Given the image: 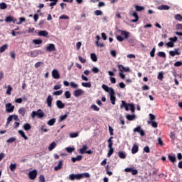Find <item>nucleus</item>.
Here are the masks:
<instances>
[{"label": "nucleus", "mask_w": 182, "mask_h": 182, "mask_svg": "<svg viewBox=\"0 0 182 182\" xmlns=\"http://www.w3.org/2000/svg\"><path fill=\"white\" fill-rule=\"evenodd\" d=\"M18 20L12 16H9L5 18V22H7V23H11V22H13V23H15V22H16Z\"/></svg>", "instance_id": "nucleus-10"}, {"label": "nucleus", "mask_w": 182, "mask_h": 182, "mask_svg": "<svg viewBox=\"0 0 182 182\" xmlns=\"http://www.w3.org/2000/svg\"><path fill=\"white\" fill-rule=\"evenodd\" d=\"M169 55H170V56H172L173 58H174V56H176V55H181V51H180V48H175L174 50H170Z\"/></svg>", "instance_id": "nucleus-4"}, {"label": "nucleus", "mask_w": 182, "mask_h": 182, "mask_svg": "<svg viewBox=\"0 0 182 182\" xmlns=\"http://www.w3.org/2000/svg\"><path fill=\"white\" fill-rule=\"evenodd\" d=\"M38 36H44L45 38H48L49 36V33L46 31V30L44 31H39L38 32Z\"/></svg>", "instance_id": "nucleus-12"}, {"label": "nucleus", "mask_w": 182, "mask_h": 182, "mask_svg": "<svg viewBox=\"0 0 182 182\" xmlns=\"http://www.w3.org/2000/svg\"><path fill=\"white\" fill-rule=\"evenodd\" d=\"M12 87L11 85H8L7 90H6V95H9V96H11V92H12Z\"/></svg>", "instance_id": "nucleus-48"}, {"label": "nucleus", "mask_w": 182, "mask_h": 182, "mask_svg": "<svg viewBox=\"0 0 182 182\" xmlns=\"http://www.w3.org/2000/svg\"><path fill=\"white\" fill-rule=\"evenodd\" d=\"M128 106H129V107H130V110H131L132 113H134V112L136 111V107H134V104L128 103Z\"/></svg>", "instance_id": "nucleus-33"}, {"label": "nucleus", "mask_w": 182, "mask_h": 182, "mask_svg": "<svg viewBox=\"0 0 182 182\" xmlns=\"http://www.w3.org/2000/svg\"><path fill=\"white\" fill-rule=\"evenodd\" d=\"M112 139H114V137L110 136L109 138V139L107 140L108 149H109L107 157H111L112 154H113V153H114V149H113V140H112Z\"/></svg>", "instance_id": "nucleus-1"}, {"label": "nucleus", "mask_w": 182, "mask_h": 182, "mask_svg": "<svg viewBox=\"0 0 182 182\" xmlns=\"http://www.w3.org/2000/svg\"><path fill=\"white\" fill-rule=\"evenodd\" d=\"M90 109H93L95 112H99V110H100V108L97 107L96 105H92Z\"/></svg>", "instance_id": "nucleus-45"}, {"label": "nucleus", "mask_w": 182, "mask_h": 182, "mask_svg": "<svg viewBox=\"0 0 182 182\" xmlns=\"http://www.w3.org/2000/svg\"><path fill=\"white\" fill-rule=\"evenodd\" d=\"M65 150L68 151V153H73V151H75V148L67 147L65 148Z\"/></svg>", "instance_id": "nucleus-61"}, {"label": "nucleus", "mask_w": 182, "mask_h": 182, "mask_svg": "<svg viewBox=\"0 0 182 182\" xmlns=\"http://www.w3.org/2000/svg\"><path fill=\"white\" fill-rule=\"evenodd\" d=\"M137 151H139V145H137L136 144H134V146H132V154H136V153H137Z\"/></svg>", "instance_id": "nucleus-24"}, {"label": "nucleus", "mask_w": 182, "mask_h": 182, "mask_svg": "<svg viewBox=\"0 0 182 182\" xmlns=\"http://www.w3.org/2000/svg\"><path fill=\"white\" fill-rule=\"evenodd\" d=\"M173 66L176 68H180V66H182V62L181 61H176L174 64Z\"/></svg>", "instance_id": "nucleus-60"}, {"label": "nucleus", "mask_w": 182, "mask_h": 182, "mask_svg": "<svg viewBox=\"0 0 182 182\" xmlns=\"http://www.w3.org/2000/svg\"><path fill=\"white\" fill-rule=\"evenodd\" d=\"M90 58L92 60V62H97V56L96 55L95 53H91Z\"/></svg>", "instance_id": "nucleus-37"}, {"label": "nucleus", "mask_w": 182, "mask_h": 182, "mask_svg": "<svg viewBox=\"0 0 182 182\" xmlns=\"http://www.w3.org/2000/svg\"><path fill=\"white\" fill-rule=\"evenodd\" d=\"M38 181L39 182H46L45 181V176L43 175H41L39 177H38Z\"/></svg>", "instance_id": "nucleus-64"}, {"label": "nucleus", "mask_w": 182, "mask_h": 182, "mask_svg": "<svg viewBox=\"0 0 182 182\" xmlns=\"http://www.w3.org/2000/svg\"><path fill=\"white\" fill-rule=\"evenodd\" d=\"M157 55L159 58H166V53L163 52V51H160L158 53Z\"/></svg>", "instance_id": "nucleus-55"}, {"label": "nucleus", "mask_w": 182, "mask_h": 182, "mask_svg": "<svg viewBox=\"0 0 182 182\" xmlns=\"http://www.w3.org/2000/svg\"><path fill=\"white\" fill-rule=\"evenodd\" d=\"M134 132L136 133H139L140 136H144L146 134L144 133V130L141 129V127L138 126L135 129H134Z\"/></svg>", "instance_id": "nucleus-8"}, {"label": "nucleus", "mask_w": 182, "mask_h": 182, "mask_svg": "<svg viewBox=\"0 0 182 182\" xmlns=\"http://www.w3.org/2000/svg\"><path fill=\"white\" fill-rule=\"evenodd\" d=\"M23 129H24L26 132H28V130H31V129H32V126L29 123H26L23 124Z\"/></svg>", "instance_id": "nucleus-30"}, {"label": "nucleus", "mask_w": 182, "mask_h": 182, "mask_svg": "<svg viewBox=\"0 0 182 182\" xmlns=\"http://www.w3.org/2000/svg\"><path fill=\"white\" fill-rule=\"evenodd\" d=\"M83 87H92V83L90 82H82Z\"/></svg>", "instance_id": "nucleus-49"}, {"label": "nucleus", "mask_w": 182, "mask_h": 182, "mask_svg": "<svg viewBox=\"0 0 182 182\" xmlns=\"http://www.w3.org/2000/svg\"><path fill=\"white\" fill-rule=\"evenodd\" d=\"M148 124H151L152 127H154V129L157 128V126H159V124L154 121H148Z\"/></svg>", "instance_id": "nucleus-41"}, {"label": "nucleus", "mask_w": 182, "mask_h": 182, "mask_svg": "<svg viewBox=\"0 0 182 182\" xmlns=\"http://www.w3.org/2000/svg\"><path fill=\"white\" fill-rule=\"evenodd\" d=\"M78 175L80 180H82V178H89V177H90V174L87 172L78 173Z\"/></svg>", "instance_id": "nucleus-14"}, {"label": "nucleus", "mask_w": 182, "mask_h": 182, "mask_svg": "<svg viewBox=\"0 0 182 182\" xmlns=\"http://www.w3.org/2000/svg\"><path fill=\"white\" fill-rule=\"evenodd\" d=\"M52 77L53 79H60V74H59V71L56 69L53 70Z\"/></svg>", "instance_id": "nucleus-9"}, {"label": "nucleus", "mask_w": 182, "mask_h": 182, "mask_svg": "<svg viewBox=\"0 0 182 182\" xmlns=\"http://www.w3.org/2000/svg\"><path fill=\"white\" fill-rule=\"evenodd\" d=\"M70 86L73 87V89H77V87H79V85L75 83V82H70Z\"/></svg>", "instance_id": "nucleus-44"}, {"label": "nucleus", "mask_w": 182, "mask_h": 182, "mask_svg": "<svg viewBox=\"0 0 182 182\" xmlns=\"http://www.w3.org/2000/svg\"><path fill=\"white\" fill-rule=\"evenodd\" d=\"M53 100V97H52V95H48L46 102L48 107H52V102Z\"/></svg>", "instance_id": "nucleus-15"}, {"label": "nucleus", "mask_w": 182, "mask_h": 182, "mask_svg": "<svg viewBox=\"0 0 182 182\" xmlns=\"http://www.w3.org/2000/svg\"><path fill=\"white\" fill-rule=\"evenodd\" d=\"M69 180H70L71 181H74V180H80L79 178V173L77 174H70L69 175Z\"/></svg>", "instance_id": "nucleus-13"}, {"label": "nucleus", "mask_w": 182, "mask_h": 182, "mask_svg": "<svg viewBox=\"0 0 182 182\" xmlns=\"http://www.w3.org/2000/svg\"><path fill=\"white\" fill-rule=\"evenodd\" d=\"M36 113H37V117H38V119H42V117H45V112H43V111H42V109H38Z\"/></svg>", "instance_id": "nucleus-20"}, {"label": "nucleus", "mask_w": 182, "mask_h": 182, "mask_svg": "<svg viewBox=\"0 0 182 182\" xmlns=\"http://www.w3.org/2000/svg\"><path fill=\"white\" fill-rule=\"evenodd\" d=\"M156 53V47H154L150 52L151 58H154V54Z\"/></svg>", "instance_id": "nucleus-56"}, {"label": "nucleus", "mask_w": 182, "mask_h": 182, "mask_svg": "<svg viewBox=\"0 0 182 182\" xmlns=\"http://www.w3.org/2000/svg\"><path fill=\"white\" fill-rule=\"evenodd\" d=\"M117 66L121 73H123V72H125V73L130 72V68L129 67L125 68L122 64H119Z\"/></svg>", "instance_id": "nucleus-7"}, {"label": "nucleus", "mask_w": 182, "mask_h": 182, "mask_svg": "<svg viewBox=\"0 0 182 182\" xmlns=\"http://www.w3.org/2000/svg\"><path fill=\"white\" fill-rule=\"evenodd\" d=\"M15 110V106L12 105L11 102L6 104V112L7 113H12Z\"/></svg>", "instance_id": "nucleus-3"}, {"label": "nucleus", "mask_w": 182, "mask_h": 182, "mask_svg": "<svg viewBox=\"0 0 182 182\" xmlns=\"http://www.w3.org/2000/svg\"><path fill=\"white\" fill-rule=\"evenodd\" d=\"M112 105H116V97L114 95H109Z\"/></svg>", "instance_id": "nucleus-46"}, {"label": "nucleus", "mask_w": 182, "mask_h": 182, "mask_svg": "<svg viewBox=\"0 0 182 182\" xmlns=\"http://www.w3.org/2000/svg\"><path fill=\"white\" fill-rule=\"evenodd\" d=\"M43 53L41 50H31L28 53H26L27 56H29L30 58H36L38 55H43Z\"/></svg>", "instance_id": "nucleus-2"}, {"label": "nucleus", "mask_w": 182, "mask_h": 182, "mask_svg": "<svg viewBox=\"0 0 182 182\" xmlns=\"http://www.w3.org/2000/svg\"><path fill=\"white\" fill-rule=\"evenodd\" d=\"M118 156H119V159H126V157H127L126 152L123 151H119L118 152Z\"/></svg>", "instance_id": "nucleus-29"}, {"label": "nucleus", "mask_w": 182, "mask_h": 182, "mask_svg": "<svg viewBox=\"0 0 182 182\" xmlns=\"http://www.w3.org/2000/svg\"><path fill=\"white\" fill-rule=\"evenodd\" d=\"M46 50L47 52H55V50H56V47L55 46V44L50 43L47 45Z\"/></svg>", "instance_id": "nucleus-5"}, {"label": "nucleus", "mask_w": 182, "mask_h": 182, "mask_svg": "<svg viewBox=\"0 0 182 182\" xmlns=\"http://www.w3.org/2000/svg\"><path fill=\"white\" fill-rule=\"evenodd\" d=\"M87 150V145H83L82 147L80 149L79 153L80 154H85Z\"/></svg>", "instance_id": "nucleus-27"}, {"label": "nucleus", "mask_w": 182, "mask_h": 182, "mask_svg": "<svg viewBox=\"0 0 182 182\" xmlns=\"http://www.w3.org/2000/svg\"><path fill=\"white\" fill-rule=\"evenodd\" d=\"M132 16H134V18H135V19L132 20V22H133V23L139 22V14H137V12H136V11L133 12Z\"/></svg>", "instance_id": "nucleus-26"}, {"label": "nucleus", "mask_w": 182, "mask_h": 182, "mask_svg": "<svg viewBox=\"0 0 182 182\" xmlns=\"http://www.w3.org/2000/svg\"><path fill=\"white\" fill-rule=\"evenodd\" d=\"M168 159L169 161L171 163H176L177 161V159H176V155H168Z\"/></svg>", "instance_id": "nucleus-25"}, {"label": "nucleus", "mask_w": 182, "mask_h": 182, "mask_svg": "<svg viewBox=\"0 0 182 182\" xmlns=\"http://www.w3.org/2000/svg\"><path fill=\"white\" fill-rule=\"evenodd\" d=\"M55 147H56V142L53 141L48 146L49 151H52V150H53V149H55Z\"/></svg>", "instance_id": "nucleus-35"}, {"label": "nucleus", "mask_w": 182, "mask_h": 182, "mask_svg": "<svg viewBox=\"0 0 182 182\" xmlns=\"http://www.w3.org/2000/svg\"><path fill=\"white\" fill-rule=\"evenodd\" d=\"M82 159H83V156H82V155H78L75 158H72L71 161H73V163H76V161H80Z\"/></svg>", "instance_id": "nucleus-22"}, {"label": "nucleus", "mask_w": 182, "mask_h": 182, "mask_svg": "<svg viewBox=\"0 0 182 182\" xmlns=\"http://www.w3.org/2000/svg\"><path fill=\"white\" fill-rule=\"evenodd\" d=\"M107 92L109 93V96H113L115 94L114 90H113V88H112V87H109Z\"/></svg>", "instance_id": "nucleus-50"}, {"label": "nucleus", "mask_w": 182, "mask_h": 182, "mask_svg": "<svg viewBox=\"0 0 182 182\" xmlns=\"http://www.w3.org/2000/svg\"><path fill=\"white\" fill-rule=\"evenodd\" d=\"M38 176V171L36 169H33V171H30L28 173V176L31 180H35Z\"/></svg>", "instance_id": "nucleus-6"}, {"label": "nucleus", "mask_w": 182, "mask_h": 182, "mask_svg": "<svg viewBox=\"0 0 182 182\" xmlns=\"http://www.w3.org/2000/svg\"><path fill=\"white\" fill-rule=\"evenodd\" d=\"M124 107L127 112H129V104L126 103V101L122 100V105H120V109H123Z\"/></svg>", "instance_id": "nucleus-18"}, {"label": "nucleus", "mask_w": 182, "mask_h": 182, "mask_svg": "<svg viewBox=\"0 0 182 182\" xmlns=\"http://www.w3.org/2000/svg\"><path fill=\"white\" fill-rule=\"evenodd\" d=\"M19 21H20L17 23V25H21L23 22H25L26 21V18H25V17H20Z\"/></svg>", "instance_id": "nucleus-57"}, {"label": "nucleus", "mask_w": 182, "mask_h": 182, "mask_svg": "<svg viewBox=\"0 0 182 182\" xmlns=\"http://www.w3.org/2000/svg\"><path fill=\"white\" fill-rule=\"evenodd\" d=\"M18 133L21 136V137L24 139V140H28V137L26 136V134H25V132H23V131L18 130Z\"/></svg>", "instance_id": "nucleus-34"}, {"label": "nucleus", "mask_w": 182, "mask_h": 182, "mask_svg": "<svg viewBox=\"0 0 182 182\" xmlns=\"http://www.w3.org/2000/svg\"><path fill=\"white\" fill-rule=\"evenodd\" d=\"M65 119H68V114L60 115L59 117V122H63V120H65Z\"/></svg>", "instance_id": "nucleus-43"}, {"label": "nucleus", "mask_w": 182, "mask_h": 182, "mask_svg": "<svg viewBox=\"0 0 182 182\" xmlns=\"http://www.w3.org/2000/svg\"><path fill=\"white\" fill-rule=\"evenodd\" d=\"M62 93H63V90H60L58 91H55L54 92H53V96H60V95H62Z\"/></svg>", "instance_id": "nucleus-42"}, {"label": "nucleus", "mask_w": 182, "mask_h": 182, "mask_svg": "<svg viewBox=\"0 0 182 182\" xmlns=\"http://www.w3.org/2000/svg\"><path fill=\"white\" fill-rule=\"evenodd\" d=\"M43 42V41H42V39H34L33 40V43H34V45H41V43Z\"/></svg>", "instance_id": "nucleus-38"}, {"label": "nucleus", "mask_w": 182, "mask_h": 182, "mask_svg": "<svg viewBox=\"0 0 182 182\" xmlns=\"http://www.w3.org/2000/svg\"><path fill=\"white\" fill-rule=\"evenodd\" d=\"M56 123V118H53L48 121L47 124L48 126H53Z\"/></svg>", "instance_id": "nucleus-31"}, {"label": "nucleus", "mask_w": 182, "mask_h": 182, "mask_svg": "<svg viewBox=\"0 0 182 182\" xmlns=\"http://www.w3.org/2000/svg\"><path fill=\"white\" fill-rule=\"evenodd\" d=\"M110 55L112 56V58H116V56H117V53H116V50H112L110 51Z\"/></svg>", "instance_id": "nucleus-62"}, {"label": "nucleus", "mask_w": 182, "mask_h": 182, "mask_svg": "<svg viewBox=\"0 0 182 182\" xmlns=\"http://www.w3.org/2000/svg\"><path fill=\"white\" fill-rule=\"evenodd\" d=\"M166 46H167V48H174V43L172 41L168 42L166 43Z\"/></svg>", "instance_id": "nucleus-53"}, {"label": "nucleus", "mask_w": 182, "mask_h": 182, "mask_svg": "<svg viewBox=\"0 0 182 182\" xmlns=\"http://www.w3.org/2000/svg\"><path fill=\"white\" fill-rule=\"evenodd\" d=\"M48 1H50V2H51L49 4V6L52 7V6H56V4H58V1L59 0H45L46 2H48Z\"/></svg>", "instance_id": "nucleus-28"}, {"label": "nucleus", "mask_w": 182, "mask_h": 182, "mask_svg": "<svg viewBox=\"0 0 182 182\" xmlns=\"http://www.w3.org/2000/svg\"><path fill=\"white\" fill-rule=\"evenodd\" d=\"M6 49H8V44H4L1 47H0V53L5 52Z\"/></svg>", "instance_id": "nucleus-39"}, {"label": "nucleus", "mask_w": 182, "mask_h": 182, "mask_svg": "<svg viewBox=\"0 0 182 182\" xmlns=\"http://www.w3.org/2000/svg\"><path fill=\"white\" fill-rule=\"evenodd\" d=\"M56 106L58 109H64L65 108V104L63 103L61 100L56 101Z\"/></svg>", "instance_id": "nucleus-21"}, {"label": "nucleus", "mask_w": 182, "mask_h": 182, "mask_svg": "<svg viewBox=\"0 0 182 182\" xmlns=\"http://www.w3.org/2000/svg\"><path fill=\"white\" fill-rule=\"evenodd\" d=\"M175 19H176V21H179V22H181V21H182V16H181V14H176V15H175Z\"/></svg>", "instance_id": "nucleus-52"}, {"label": "nucleus", "mask_w": 182, "mask_h": 182, "mask_svg": "<svg viewBox=\"0 0 182 182\" xmlns=\"http://www.w3.org/2000/svg\"><path fill=\"white\" fill-rule=\"evenodd\" d=\"M63 166V161L62 160L59 161L58 166L54 168V171H59V170H61Z\"/></svg>", "instance_id": "nucleus-16"}, {"label": "nucleus", "mask_w": 182, "mask_h": 182, "mask_svg": "<svg viewBox=\"0 0 182 182\" xmlns=\"http://www.w3.org/2000/svg\"><path fill=\"white\" fill-rule=\"evenodd\" d=\"M18 113L22 117H25V114L26 113V109L25 107H21L18 109Z\"/></svg>", "instance_id": "nucleus-23"}, {"label": "nucleus", "mask_w": 182, "mask_h": 182, "mask_svg": "<svg viewBox=\"0 0 182 182\" xmlns=\"http://www.w3.org/2000/svg\"><path fill=\"white\" fill-rule=\"evenodd\" d=\"M8 5L5 2L0 3V9H6Z\"/></svg>", "instance_id": "nucleus-47"}, {"label": "nucleus", "mask_w": 182, "mask_h": 182, "mask_svg": "<svg viewBox=\"0 0 182 182\" xmlns=\"http://www.w3.org/2000/svg\"><path fill=\"white\" fill-rule=\"evenodd\" d=\"M10 170L11 171H15V170H16V164H10Z\"/></svg>", "instance_id": "nucleus-54"}, {"label": "nucleus", "mask_w": 182, "mask_h": 182, "mask_svg": "<svg viewBox=\"0 0 182 182\" xmlns=\"http://www.w3.org/2000/svg\"><path fill=\"white\" fill-rule=\"evenodd\" d=\"M120 32L121 35H122V36H124V39H129V36H130V32L123 30H121Z\"/></svg>", "instance_id": "nucleus-19"}, {"label": "nucleus", "mask_w": 182, "mask_h": 182, "mask_svg": "<svg viewBox=\"0 0 182 182\" xmlns=\"http://www.w3.org/2000/svg\"><path fill=\"white\" fill-rule=\"evenodd\" d=\"M156 119V116L153 114H149V122H154V120Z\"/></svg>", "instance_id": "nucleus-63"}, {"label": "nucleus", "mask_w": 182, "mask_h": 182, "mask_svg": "<svg viewBox=\"0 0 182 182\" xmlns=\"http://www.w3.org/2000/svg\"><path fill=\"white\" fill-rule=\"evenodd\" d=\"M126 119H127V120H129V122H132V120H134V119H136V115L135 114H127L126 116Z\"/></svg>", "instance_id": "nucleus-32"}, {"label": "nucleus", "mask_w": 182, "mask_h": 182, "mask_svg": "<svg viewBox=\"0 0 182 182\" xmlns=\"http://www.w3.org/2000/svg\"><path fill=\"white\" fill-rule=\"evenodd\" d=\"M72 96V94H70V92L69 91H65V97L67 98V99H70V97Z\"/></svg>", "instance_id": "nucleus-58"}, {"label": "nucleus", "mask_w": 182, "mask_h": 182, "mask_svg": "<svg viewBox=\"0 0 182 182\" xmlns=\"http://www.w3.org/2000/svg\"><path fill=\"white\" fill-rule=\"evenodd\" d=\"M84 92H85L83 91V90L77 89L74 91L73 96H75V97H79V96H81V95Z\"/></svg>", "instance_id": "nucleus-11"}, {"label": "nucleus", "mask_w": 182, "mask_h": 182, "mask_svg": "<svg viewBox=\"0 0 182 182\" xmlns=\"http://www.w3.org/2000/svg\"><path fill=\"white\" fill-rule=\"evenodd\" d=\"M79 136V132H73L70 134V137L71 139H75Z\"/></svg>", "instance_id": "nucleus-40"}, {"label": "nucleus", "mask_w": 182, "mask_h": 182, "mask_svg": "<svg viewBox=\"0 0 182 182\" xmlns=\"http://www.w3.org/2000/svg\"><path fill=\"white\" fill-rule=\"evenodd\" d=\"M16 141V138L15 137H11L9 139H7L6 143H14V141Z\"/></svg>", "instance_id": "nucleus-59"}, {"label": "nucleus", "mask_w": 182, "mask_h": 182, "mask_svg": "<svg viewBox=\"0 0 182 182\" xmlns=\"http://www.w3.org/2000/svg\"><path fill=\"white\" fill-rule=\"evenodd\" d=\"M135 9L137 12H141V11H144V6L135 5Z\"/></svg>", "instance_id": "nucleus-36"}, {"label": "nucleus", "mask_w": 182, "mask_h": 182, "mask_svg": "<svg viewBox=\"0 0 182 182\" xmlns=\"http://www.w3.org/2000/svg\"><path fill=\"white\" fill-rule=\"evenodd\" d=\"M157 9H159V11H168V9H170V6L163 4L158 6Z\"/></svg>", "instance_id": "nucleus-17"}, {"label": "nucleus", "mask_w": 182, "mask_h": 182, "mask_svg": "<svg viewBox=\"0 0 182 182\" xmlns=\"http://www.w3.org/2000/svg\"><path fill=\"white\" fill-rule=\"evenodd\" d=\"M94 14L96 15V16H100V15H103V11L100 10H96L94 11Z\"/></svg>", "instance_id": "nucleus-51"}]
</instances>
